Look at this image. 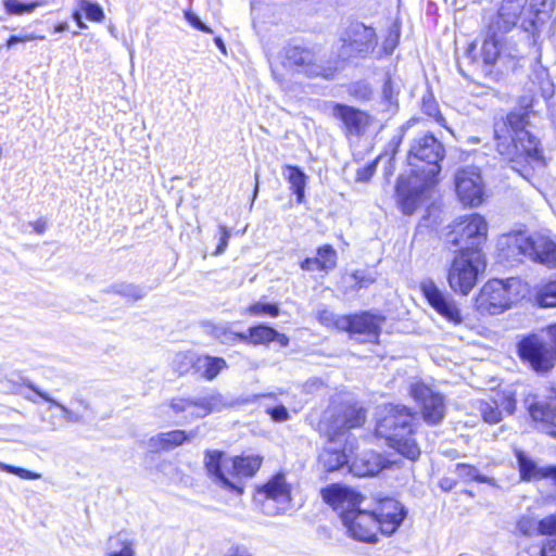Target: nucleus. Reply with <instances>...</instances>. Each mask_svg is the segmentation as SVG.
Masks as SVG:
<instances>
[{"instance_id":"nucleus-1","label":"nucleus","mask_w":556,"mask_h":556,"mask_svg":"<svg viewBox=\"0 0 556 556\" xmlns=\"http://www.w3.org/2000/svg\"><path fill=\"white\" fill-rule=\"evenodd\" d=\"M529 112L515 111L494 122L497 153L513 170L531 181L547 165L541 143L529 130Z\"/></svg>"},{"instance_id":"nucleus-2","label":"nucleus","mask_w":556,"mask_h":556,"mask_svg":"<svg viewBox=\"0 0 556 556\" xmlns=\"http://www.w3.org/2000/svg\"><path fill=\"white\" fill-rule=\"evenodd\" d=\"M444 155L443 144L433 135L424 134L413 140L407 155L413 175L407 181L401 177L396 186L404 214L412 215L428 199L437 184Z\"/></svg>"},{"instance_id":"nucleus-3","label":"nucleus","mask_w":556,"mask_h":556,"mask_svg":"<svg viewBox=\"0 0 556 556\" xmlns=\"http://www.w3.org/2000/svg\"><path fill=\"white\" fill-rule=\"evenodd\" d=\"M321 496L327 504L340 510L342 522L353 539L367 543L377 541L379 523L375 514L359 508L363 501L361 494L349 488L333 484L323 489Z\"/></svg>"},{"instance_id":"nucleus-4","label":"nucleus","mask_w":556,"mask_h":556,"mask_svg":"<svg viewBox=\"0 0 556 556\" xmlns=\"http://www.w3.org/2000/svg\"><path fill=\"white\" fill-rule=\"evenodd\" d=\"M413 414L406 406L390 404L384 407V413L377 422L376 433L386 439L388 445L397 453L416 460L420 456V448L413 438Z\"/></svg>"},{"instance_id":"nucleus-5","label":"nucleus","mask_w":556,"mask_h":556,"mask_svg":"<svg viewBox=\"0 0 556 556\" xmlns=\"http://www.w3.org/2000/svg\"><path fill=\"white\" fill-rule=\"evenodd\" d=\"M485 269L480 249H465L452 261L447 271L450 288L458 294L468 295L478 282V276Z\"/></svg>"},{"instance_id":"nucleus-6","label":"nucleus","mask_w":556,"mask_h":556,"mask_svg":"<svg viewBox=\"0 0 556 556\" xmlns=\"http://www.w3.org/2000/svg\"><path fill=\"white\" fill-rule=\"evenodd\" d=\"M520 281L516 278L489 280L475 299L476 309L482 315H498L518 300Z\"/></svg>"},{"instance_id":"nucleus-7","label":"nucleus","mask_w":556,"mask_h":556,"mask_svg":"<svg viewBox=\"0 0 556 556\" xmlns=\"http://www.w3.org/2000/svg\"><path fill=\"white\" fill-rule=\"evenodd\" d=\"M509 247L534 262L556 268V242L546 235L517 233L510 237Z\"/></svg>"},{"instance_id":"nucleus-8","label":"nucleus","mask_w":556,"mask_h":556,"mask_svg":"<svg viewBox=\"0 0 556 556\" xmlns=\"http://www.w3.org/2000/svg\"><path fill=\"white\" fill-rule=\"evenodd\" d=\"M256 501L268 516L283 514L291 508V486L283 473L271 477L256 493Z\"/></svg>"},{"instance_id":"nucleus-9","label":"nucleus","mask_w":556,"mask_h":556,"mask_svg":"<svg viewBox=\"0 0 556 556\" xmlns=\"http://www.w3.org/2000/svg\"><path fill=\"white\" fill-rule=\"evenodd\" d=\"M488 224L483 216L471 214L460 218L446 233V242L453 247L465 249H479L486 240Z\"/></svg>"},{"instance_id":"nucleus-10","label":"nucleus","mask_w":556,"mask_h":556,"mask_svg":"<svg viewBox=\"0 0 556 556\" xmlns=\"http://www.w3.org/2000/svg\"><path fill=\"white\" fill-rule=\"evenodd\" d=\"M342 46L340 56L344 60L351 58L365 59L377 47V34L372 27L363 23H352L341 35Z\"/></svg>"},{"instance_id":"nucleus-11","label":"nucleus","mask_w":556,"mask_h":556,"mask_svg":"<svg viewBox=\"0 0 556 556\" xmlns=\"http://www.w3.org/2000/svg\"><path fill=\"white\" fill-rule=\"evenodd\" d=\"M420 289L429 305L448 324L459 326L464 315L456 300L446 291L441 290L432 280H425Z\"/></svg>"},{"instance_id":"nucleus-12","label":"nucleus","mask_w":556,"mask_h":556,"mask_svg":"<svg viewBox=\"0 0 556 556\" xmlns=\"http://www.w3.org/2000/svg\"><path fill=\"white\" fill-rule=\"evenodd\" d=\"M518 353L538 372H546L554 367V352L538 334L523 338L518 344Z\"/></svg>"},{"instance_id":"nucleus-13","label":"nucleus","mask_w":556,"mask_h":556,"mask_svg":"<svg viewBox=\"0 0 556 556\" xmlns=\"http://www.w3.org/2000/svg\"><path fill=\"white\" fill-rule=\"evenodd\" d=\"M225 406L223 396L214 392L202 397H177L169 402L174 413H188L190 419L203 418L214 412H220Z\"/></svg>"},{"instance_id":"nucleus-14","label":"nucleus","mask_w":556,"mask_h":556,"mask_svg":"<svg viewBox=\"0 0 556 556\" xmlns=\"http://www.w3.org/2000/svg\"><path fill=\"white\" fill-rule=\"evenodd\" d=\"M386 318L379 314L364 312L362 314L341 316L337 328L352 334L364 336L367 341H377Z\"/></svg>"},{"instance_id":"nucleus-15","label":"nucleus","mask_w":556,"mask_h":556,"mask_svg":"<svg viewBox=\"0 0 556 556\" xmlns=\"http://www.w3.org/2000/svg\"><path fill=\"white\" fill-rule=\"evenodd\" d=\"M455 187L463 204L478 206L482 203L484 185L477 167L459 169L455 176Z\"/></svg>"},{"instance_id":"nucleus-16","label":"nucleus","mask_w":556,"mask_h":556,"mask_svg":"<svg viewBox=\"0 0 556 556\" xmlns=\"http://www.w3.org/2000/svg\"><path fill=\"white\" fill-rule=\"evenodd\" d=\"M410 393L420 404L422 418L428 425H439L444 419L446 406L442 394L424 383L414 384Z\"/></svg>"},{"instance_id":"nucleus-17","label":"nucleus","mask_w":556,"mask_h":556,"mask_svg":"<svg viewBox=\"0 0 556 556\" xmlns=\"http://www.w3.org/2000/svg\"><path fill=\"white\" fill-rule=\"evenodd\" d=\"M371 513L377 518L379 531L386 535L393 534L406 517L404 506L396 500L389 497L381 500Z\"/></svg>"},{"instance_id":"nucleus-18","label":"nucleus","mask_w":556,"mask_h":556,"mask_svg":"<svg viewBox=\"0 0 556 556\" xmlns=\"http://www.w3.org/2000/svg\"><path fill=\"white\" fill-rule=\"evenodd\" d=\"M230 460L225 458V454L219 451H206L204 457L205 469L214 481L220 484L224 489L230 491L241 492L237 481L230 477L228 469Z\"/></svg>"},{"instance_id":"nucleus-19","label":"nucleus","mask_w":556,"mask_h":556,"mask_svg":"<svg viewBox=\"0 0 556 556\" xmlns=\"http://www.w3.org/2000/svg\"><path fill=\"white\" fill-rule=\"evenodd\" d=\"M285 66L308 77L319 76L324 73L323 66L316 62L315 54L299 47H291L286 50Z\"/></svg>"},{"instance_id":"nucleus-20","label":"nucleus","mask_w":556,"mask_h":556,"mask_svg":"<svg viewBox=\"0 0 556 556\" xmlns=\"http://www.w3.org/2000/svg\"><path fill=\"white\" fill-rule=\"evenodd\" d=\"M332 116L343 123L349 136L363 135L370 122L365 112L344 104H334Z\"/></svg>"},{"instance_id":"nucleus-21","label":"nucleus","mask_w":556,"mask_h":556,"mask_svg":"<svg viewBox=\"0 0 556 556\" xmlns=\"http://www.w3.org/2000/svg\"><path fill=\"white\" fill-rule=\"evenodd\" d=\"M509 30L504 29L503 23L497 24V18L493 17L488 25L486 37L481 48V56L483 63L486 65H493L498 56L503 53L502 51V37Z\"/></svg>"},{"instance_id":"nucleus-22","label":"nucleus","mask_w":556,"mask_h":556,"mask_svg":"<svg viewBox=\"0 0 556 556\" xmlns=\"http://www.w3.org/2000/svg\"><path fill=\"white\" fill-rule=\"evenodd\" d=\"M366 420V412L362 407L349 406L333 417L328 430L329 437L340 438L345 431L361 427Z\"/></svg>"},{"instance_id":"nucleus-23","label":"nucleus","mask_w":556,"mask_h":556,"mask_svg":"<svg viewBox=\"0 0 556 556\" xmlns=\"http://www.w3.org/2000/svg\"><path fill=\"white\" fill-rule=\"evenodd\" d=\"M350 455L341 447L339 438L330 437V441L319 455V464L326 471H336L349 465Z\"/></svg>"},{"instance_id":"nucleus-24","label":"nucleus","mask_w":556,"mask_h":556,"mask_svg":"<svg viewBox=\"0 0 556 556\" xmlns=\"http://www.w3.org/2000/svg\"><path fill=\"white\" fill-rule=\"evenodd\" d=\"M520 478L525 481L551 478L556 482V466L540 467L522 451H516Z\"/></svg>"},{"instance_id":"nucleus-25","label":"nucleus","mask_w":556,"mask_h":556,"mask_svg":"<svg viewBox=\"0 0 556 556\" xmlns=\"http://www.w3.org/2000/svg\"><path fill=\"white\" fill-rule=\"evenodd\" d=\"M197 437V431L192 430L186 432L184 430H173L168 432H162L149 440V447L152 451H170L177 446L182 445L185 442H190Z\"/></svg>"},{"instance_id":"nucleus-26","label":"nucleus","mask_w":556,"mask_h":556,"mask_svg":"<svg viewBox=\"0 0 556 556\" xmlns=\"http://www.w3.org/2000/svg\"><path fill=\"white\" fill-rule=\"evenodd\" d=\"M337 266V252L329 245H323L317 249L316 257H307L301 262L300 267L305 271H330Z\"/></svg>"},{"instance_id":"nucleus-27","label":"nucleus","mask_w":556,"mask_h":556,"mask_svg":"<svg viewBox=\"0 0 556 556\" xmlns=\"http://www.w3.org/2000/svg\"><path fill=\"white\" fill-rule=\"evenodd\" d=\"M532 419L540 424L542 431L556 427V395L546 402H535L529 407Z\"/></svg>"},{"instance_id":"nucleus-28","label":"nucleus","mask_w":556,"mask_h":556,"mask_svg":"<svg viewBox=\"0 0 556 556\" xmlns=\"http://www.w3.org/2000/svg\"><path fill=\"white\" fill-rule=\"evenodd\" d=\"M527 3V0H503L497 14V24L503 23L506 30H511L521 15V12Z\"/></svg>"},{"instance_id":"nucleus-29","label":"nucleus","mask_w":556,"mask_h":556,"mask_svg":"<svg viewBox=\"0 0 556 556\" xmlns=\"http://www.w3.org/2000/svg\"><path fill=\"white\" fill-rule=\"evenodd\" d=\"M276 341L280 346L289 344V338L271 327L260 325L249 329L248 342L253 344H267Z\"/></svg>"},{"instance_id":"nucleus-30","label":"nucleus","mask_w":556,"mask_h":556,"mask_svg":"<svg viewBox=\"0 0 556 556\" xmlns=\"http://www.w3.org/2000/svg\"><path fill=\"white\" fill-rule=\"evenodd\" d=\"M282 176L290 184V189L294 192L296 202L299 204L303 203L307 180V176L304 172L298 166L285 165L282 168Z\"/></svg>"},{"instance_id":"nucleus-31","label":"nucleus","mask_w":556,"mask_h":556,"mask_svg":"<svg viewBox=\"0 0 556 556\" xmlns=\"http://www.w3.org/2000/svg\"><path fill=\"white\" fill-rule=\"evenodd\" d=\"M226 367V361L222 357L208 355H198L197 357L195 372L206 380H213Z\"/></svg>"},{"instance_id":"nucleus-32","label":"nucleus","mask_w":556,"mask_h":556,"mask_svg":"<svg viewBox=\"0 0 556 556\" xmlns=\"http://www.w3.org/2000/svg\"><path fill=\"white\" fill-rule=\"evenodd\" d=\"M262 458L258 456H241L230 460V477H252L261 467Z\"/></svg>"},{"instance_id":"nucleus-33","label":"nucleus","mask_w":556,"mask_h":556,"mask_svg":"<svg viewBox=\"0 0 556 556\" xmlns=\"http://www.w3.org/2000/svg\"><path fill=\"white\" fill-rule=\"evenodd\" d=\"M359 476H375L387 467L386 460L379 454L368 453L352 465Z\"/></svg>"},{"instance_id":"nucleus-34","label":"nucleus","mask_w":556,"mask_h":556,"mask_svg":"<svg viewBox=\"0 0 556 556\" xmlns=\"http://www.w3.org/2000/svg\"><path fill=\"white\" fill-rule=\"evenodd\" d=\"M105 556H136L134 542L122 533L111 536Z\"/></svg>"},{"instance_id":"nucleus-35","label":"nucleus","mask_w":556,"mask_h":556,"mask_svg":"<svg viewBox=\"0 0 556 556\" xmlns=\"http://www.w3.org/2000/svg\"><path fill=\"white\" fill-rule=\"evenodd\" d=\"M212 334L223 344L232 345L237 342H248V336L232 330L228 324H219L214 326Z\"/></svg>"},{"instance_id":"nucleus-36","label":"nucleus","mask_w":556,"mask_h":556,"mask_svg":"<svg viewBox=\"0 0 556 556\" xmlns=\"http://www.w3.org/2000/svg\"><path fill=\"white\" fill-rule=\"evenodd\" d=\"M535 301L541 307H556V280L542 285L536 290Z\"/></svg>"},{"instance_id":"nucleus-37","label":"nucleus","mask_w":556,"mask_h":556,"mask_svg":"<svg viewBox=\"0 0 556 556\" xmlns=\"http://www.w3.org/2000/svg\"><path fill=\"white\" fill-rule=\"evenodd\" d=\"M45 4V1L42 0H34L28 3H24L20 0H5L3 2L4 9L8 14L10 15H23V14H30L33 13L37 8Z\"/></svg>"},{"instance_id":"nucleus-38","label":"nucleus","mask_w":556,"mask_h":556,"mask_svg":"<svg viewBox=\"0 0 556 556\" xmlns=\"http://www.w3.org/2000/svg\"><path fill=\"white\" fill-rule=\"evenodd\" d=\"M476 406L485 422L492 425L502 420V412L495 401L479 400Z\"/></svg>"},{"instance_id":"nucleus-39","label":"nucleus","mask_w":556,"mask_h":556,"mask_svg":"<svg viewBox=\"0 0 556 556\" xmlns=\"http://www.w3.org/2000/svg\"><path fill=\"white\" fill-rule=\"evenodd\" d=\"M197 357L198 355L192 352L178 353L173 359V369L179 375H185L191 369L195 371Z\"/></svg>"},{"instance_id":"nucleus-40","label":"nucleus","mask_w":556,"mask_h":556,"mask_svg":"<svg viewBox=\"0 0 556 556\" xmlns=\"http://www.w3.org/2000/svg\"><path fill=\"white\" fill-rule=\"evenodd\" d=\"M29 388L38 395L40 396L42 400H45L46 402H49L51 403L52 405L59 407L61 409V412L63 413V416L65 418V420H67L68 422H80L81 421V416L73 413L72 410H70L66 406H64L63 404H61L60 402L55 401L54 399H52L48 393L46 392H42L40 390H38L35 386L33 384H29Z\"/></svg>"},{"instance_id":"nucleus-41","label":"nucleus","mask_w":556,"mask_h":556,"mask_svg":"<svg viewBox=\"0 0 556 556\" xmlns=\"http://www.w3.org/2000/svg\"><path fill=\"white\" fill-rule=\"evenodd\" d=\"M455 471L458 477L463 478L464 480H475L480 483H493V479L480 475L478 469L470 465L457 464Z\"/></svg>"},{"instance_id":"nucleus-42","label":"nucleus","mask_w":556,"mask_h":556,"mask_svg":"<svg viewBox=\"0 0 556 556\" xmlns=\"http://www.w3.org/2000/svg\"><path fill=\"white\" fill-rule=\"evenodd\" d=\"M79 9L85 12L86 17L92 22H102L104 12L102 8L90 0H79Z\"/></svg>"},{"instance_id":"nucleus-43","label":"nucleus","mask_w":556,"mask_h":556,"mask_svg":"<svg viewBox=\"0 0 556 556\" xmlns=\"http://www.w3.org/2000/svg\"><path fill=\"white\" fill-rule=\"evenodd\" d=\"M113 291L131 300H140L146 295L144 290L132 283H119L113 286Z\"/></svg>"},{"instance_id":"nucleus-44","label":"nucleus","mask_w":556,"mask_h":556,"mask_svg":"<svg viewBox=\"0 0 556 556\" xmlns=\"http://www.w3.org/2000/svg\"><path fill=\"white\" fill-rule=\"evenodd\" d=\"M248 313L256 316L269 315L277 317L279 315V307L276 304L257 302L248 307Z\"/></svg>"},{"instance_id":"nucleus-45","label":"nucleus","mask_w":556,"mask_h":556,"mask_svg":"<svg viewBox=\"0 0 556 556\" xmlns=\"http://www.w3.org/2000/svg\"><path fill=\"white\" fill-rule=\"evenodd\" d=\"M0 470L15 475L25 480L40 479L41 475L22 467H15L0 462Z\"/></svg>"},{"instance_id":"nucleus-46","label":"nucleus","mask_w":556,"mask_h":556,"mask_svg":"<svg viewBox=\"0 0 556 556\" xmlns=\"http://www.w3.org/2000/svg\"><path fill=\"white\" fill-rule=\"evenodd\" d=\"M518 530L528 536L539 534L538 520L531 517H522L517 523Z\"/></svg>"},{"instance_id":"nucleus-47","label":"nucleus","mask_w":556,"mask_h":556,"mask_svg":"<svg viewBox=\"0 0 556 556\" xmlns=\"http://www.w3.org/2000/svg\"><path fill=\"white\" fill-rule=\"evenodd\" d=\"M422 111L430 117H433L435 119V122H438L440 125H443L444 123V117L441 115L439 109H438V104L437 102L429 98V99H424L422 101Z\"/></svg>"},{"instance_id":"nucleus-48","label":"nucleus","mask_w":556,"mask_h":556,"mask_svg":"<svg viewBox=\"0 0 556 556\" xmlns=\"http://www.w3.org/2000/svg\"><path fill=\"white\" fill-rule=\"evenodd\" d=\"M539 523V534L542 535H556V516L551 515L542 520H538Z\"/></svg>"},{"instance_id":"nucleus-49","label":"nucleus","mask_w":556,"mask_h":556,"mask_svg":"<svg viewBox=\"0 0 556 556\" xmlns=\"http://www.w3.org/2000/svg\"><path fill=\"white\" fill-rule=\"evenodd\" d=\"M317 319L320 324L325 326H336L337 327V320L340 319L341 316H336L331 311L327 308L318 309L317 312Z\"/></svg>"},{"instance_id":"nucleus-50","label":"nucleus","mask_w":556,"mask_h":556,"mask_svg":"<svg viewBox=\"0 0 556 556\" xmlns=\"http://www.w3.org/2000/svg\"><path fill=\"white\" fill-rule=\"evenodd\" d=\"M219 243L214 252L215 255H220L226 251L230 238V230L226 226H219Z\"/></svg>"},{"instance_id":"nucleus-51","label":"nucleus","mask_w":556,"mask_h":556,"mask_svg":"<svg viewBox=\"0 0 556 556\" xmlns=\"http://www.w3.org/2000/svg\"><path fill=\"white\" fill-rule=\"evenodd\" d=\"M266 412L274 421L282 422L289 419L288 409L283 405L268 408Z\"/></svg>"},{"instance_id":"nucleus-52","label":"nucleus","mask_w":556,"mask_h":556,"mask_svg":"<svg viewBox=\"0 0 556 556\" xmlns=\"http://www.w3.org/2000/svg\"><path fill=\"white\" fill-rule=\"evenodd\" d=\"M399 33L397 31H391L389 36L384 39L382 43L383 52L387 55H390L393 53L394 49L396 48L399 43Z\"/></svg>"},{"instance_id":"nucleus-53","label":"nucleus","mask_w":556,"mask_h":556,"mask_svg":"<svg viewBox=\"0 0 556 556\" xmlns=\"http://www.w3.org/2000/svg\"><path fill=\"white\" fill-rule=\"evenodd\" d=\"M36 39H40V40H43L45 37L43 36H36L34 34H28V35H25V36H11L8 40H7V48H12L13 46L17 45V43H21V42H27V41H33V40H36Z\"/></svg>"},{"instance_id":"nucleus-54","label":"nucleus","mask_w":556,"mask_h":556,"mask_svg":"<svg viewBox=\"0 0 556 556\" xmlns=\"http://www.w3.org/2000/svg\"><path fill=\"white\" fill-rule=\"evenodd\" d=\"M185 17L194 28L204 33H212V30L205 24H203L199 16L194 13L186 12Z\"/></svg>"},{"instance_id":"nucleus-55","label":"nucleus","mask_w":556,"mask_h":556,"mask_svg":"<svg viewBox=\"0 0 556 556\" xmlns=\"http://www.w3.org/2000/svg\"><path fill=\"white\" fill-rule=\"evenodd\" d=\"M376 164H369L363 168H359L356 173V178L359 181H367L375 173Z\"/></svg>"},{"instance_id":"nucleus-56","label":"nucleus","mask_w":556,"mask_h":556,"mask_svg":"<svg viewBox=\"0 0 556 556\" xmlns=\"http://www.w3.org/2000/svg\"><path fill=\"white\" fill-rule=\"evenodd\" d=\"M541 556H556V534L542 546Z\"/></svg>"},{"instance_id":"nucleus-57","label":"nucleus","mask_w":556,"mask_h":556,"mask_svg":"<svg viewBox=\"0 0 556 556\" xmlns=\"http://www.w3.org/2000/svg\"><path fill=\"white\" fill-rule=\"evenodd\" d=\"M353 278L358 285V288L367 287L368 285L374 282L372 278L365 277L364 273L358 270L353 274Z\"/></svg>"},{"instance_id":"nucleus-58","label":"nucleus","mask_w":556,"mask_h":556,"mask_svg":"<svg viewBox=\"0 0 556 556\" xmlns=\"http://www.w3.org/2000/svg\"><path fill=\"white\" fill-rule=\"evenodd\" d=\"M224 556H251V554L244 546H235L229 548Z\"/></svg>"},{"instance_id":"nucleus-59","label":"nucleus","mask_w":556,"mask_h":556,"mask_svg":"<svg viewBox=\"0 0 556 556\" xmlns=\"http://www.w3.org/2000/svg\"><path fill=\"white\" fill-rule=\"evenodd\" d=\"M547 334L552 343V350L554 352V356H556V324L551 325L547 328Z\"/></svg>"},{"instance_id":"nucleus-60","label":"nucleus","mask_w":556,"mask_h":556,"mask_svg":"<svg viewBox=\"0 0 556 556\" xmlns=\"http://www.w3.org/2000/svg\"><path fill=\"white\" fill-rule=\"evenodd\" d=\"M31 226H33L34 230L39 235L43 233V231L46 230V222H43V220H36V222L31 223Z\"/></svg>"},{"instance_id":"nucleus-61","label":"nucleus","mask_w":556,"mask_h":556,"mask_svg":"<svg viewBox=\"0 0 556 556\" xmlns=\"http://www.w3.org/2000/svg\"><path fill=\"white\" fill-rule=\"evenodd\" d=\"M258 179H260V175H258V173H255V187H254L252 201H254L256 199L257 193H258Z\"/></svg>"},{"instance_id":"nucleus-62","label":"nucleus","mask_w":556,"mask_h":556,"mask_svg":"<svg viewBox=\"0 0 556 556\" xmlns=\"http://www.w3.org/2000/svg\"><path fill=\"white\" fill-rule=\"evenodd\" d=\"M74 17H75V20H76V22H77V24H78V26L80 28H85L86 27V25L81 21V16L78 13H75Z\"/></svg>"},{"instance_id":"nucleus-63","label":"nucleus","mask_w":556,"mask_h":556,"mask_svg":"<svg viewBox=\"0 0 556 556\" xmlns=\"http://www.w3.org/2000/svg\"><path fill=\"white\" fill-rule=\"evenodd\" d=\"M215 42L222 50H225V45L220 38H216Z\"/></svg>"},{"instance_id":"nucleus-64","label":"nucleus","mask_w":556,"mask_h":556,"mask_svg":"<svg viewBox=\"0 0 556 556\" xmlns=\"http://www.w3.org/2000/svg\"><path fill=\"white\" fill-rule=\"evenodd\" d=\"M65 28H66V24H61V25H59V26L55 28V30H56V31H63V30H65Z\"/></svg>"}]
</instances>
